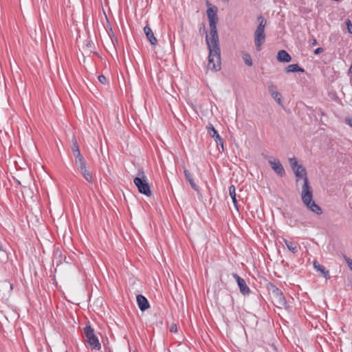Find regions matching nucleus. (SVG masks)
Returning <instances> with one entry per match:
<instances>
[{"label": "nucleus", "instance_id": "nucleus-14", "mask_svg": "<svg viewBox=\"0 0 352 352\" xmlns=\"http://www.w3.org/2000/svg\"><path fill=\"white\" fill-rule=\"evenodd\" d=\"M277 59L280 62L289 63L292 60L291 56L284 50H281L278 52Z\"/></svg>", "mask_w": 352, "mask_h": 352}, {"label": "nucleus", "instance_id": "nucleus-29", "mask_svg": "<svg viewBox=\"0 0 352 352\" xmlns=\"http://www.w3.org/2000/svg\"><path fill=\"white\" fill-rule=\"evenodd\" d=\"M324 51V49L322 47H318L315 50L314 54H319L320 53Z\"/></svg>", "mask_w": 352, "mask_h": 352}, {"label": "nucleus", "instance_id": "nucleus-10", "mask_svg": "<svg viewBox=\"0 0 352 352\" xmlns=\"http://www.w3.org/2000/svg\"><path fill=\"white\" fill-rule=\"evenodd\" d=\"M208 133L212 138H214L217 145H221L222 148H223V140L220 137L217 131L214 129L212 124H209L207 126Z\"/></svg>", "mask_w": 352, "mask_h": 352}, {"label": "nucleus", "instance_id": "nucleus-25", "mask_svg": "<svg viewBox=\"0 0 352 352\" xmlns=\"http://www.w3.org/2000/svg\"><path fill=\"white\" fill-rule=\"evenodd\" d=\"M98 78L100 82L103 85H105L107 82V79L104 75H100Z\"/></svg>", "mask_w": 352, "mask_h": 352}, {"label": "nucleus", "instance_id": "nucleus-15", "mask_svg": "<svg viewBox=\"0 0 352 352\" xmlns=\"http://www.w3.org/2000/svg\"><path fill=\"white\" fill-rule=\"evenodd\" d=\"M184 173L185 178L189 182L191 188L195 191H199L198 186L195 184V182L193 179L192 175L190 173V171L187 169H185L184 171Z\"/></svg>", "mask_w": 352, "mask_h": 352}, {"label": "nucleus", "instance_id": "nucleus-28", "mask_svg": "<svg viewBox=\"0 0 352 352\" xmlns=\"http://www.w3.org/2000/svg\"><path fill=\"white\" fill-rule=\"evenodd\" d=\"M345 122H346V124H347L352 128V118H351L346 117L345 118Z\"/></svg>", "mask_w": 352, "mask_h": 352}, {"label": "nucleus", "instance_id": "nucleus-5", "mask_svg": "<svg viewBox=\"0 0 352 352\" xmlns=\"http://www.w3.org/2000/svg\"><path fill=\"white\" fill-rule=\"evenodd\" d=\"M133 183L138 189L140 193L147 197L151 195V188L146 176L142 169H139L138 175L133 179Z\"/></svg>", "mask_w": 352, "mask_h": 352}, {"label": "nucleus", "instance_id": "nucleus-1", "mask_svg": "<svg viewBox=\"0 0 352 352\" xmlns=\"http://www.w3.org/2000/svg\"><path fill=\"white\" fill-rule=\"evenodd\" d=\"M210 24V37L206 34V44L209 50L208 69L217 72L221 69V50L217 30L218 21L216 12L211 8L207 10Z\"/></svg>", "mask_w": 352, "mask_h": 352}, {"label": "nucleus", "instance_id": "nucleus-24", "mask_svg": "<svg viewBox=\"0 0 352 352\" xmlns=\"http://www.w3.org/2000/svg\"><path fill=\"white\" fill-rule=\"evenodd\" d=\"M79 168L80 170L85 169V168H87L88 165L86 161H84L82 162L78 163L76 164Z\"/></svg>", "mask_w": 352, "mask_h": 352}, {"label": "nucleus", "instance_id": "nucleus-13", "mask_svg": "<svg viewBox=\"0 0 352 352\" xmlns=\"http://www.w3.org/2000/svg\"><path fill=\"white\" fill-rule=\"evenodd\" d=\"M313 265L314 269L320 272L324 278H330L329 271L323 265H320L316 260L314 261Z\"/></svg>", "mask_w": 352, "mask_h": 352}, {"label": "nucleus", "instance_id": "nucleus-2", "mask_svg": "<svg viewBox=\"0 0 352 352\" xmlns=\"http://www.w3.org/2000/svg\"><path fill=\"white\" fill-rule=\"evenodd\" d=\"M292 170L297 177V182L300 179H303L304 184L302 186L301 192V198L303 204L312 212L318 215L321 214L322 213V208L313 200V190L311 187L309 186L305 168L302 165H300Z\"/></svg>", "mask_w": 352, "mask_h": 352}, {"label": "nucleus", "instance_id": "nucleus-23", "mask_svg": "<svg viewBox=\"0 0 352 352\" xmlns=\"http://www.w3.org/2000/svg\"><path fill=\"white\" fill-rule=\"evenodd\" d=\"M74 157H75V163H76V164H78V163H80V162H82L85 161V158L81 155V153H79V154H78L76 155H74Z\"/></svg>", "mask_w": 352, "mask_h": 352}, {"label": "nucleus", "instance_id": "nucleus-4", "mask_svg": "<svg viewBox=\"0 0 352 352\" xmlns=\"http://www.w3.org/2000/svg\"><path fill=\"white\" fill-rule=\"evenodd\" d=\"M259 24L258 25L254 33V45L257 51L261 50V46L265 41V27L266 25V20L261 16L257 17Z\"/></svg>", "mask_w": 352, "mask_h": 352}, {"label": "nucleus", "instance_id": "nucleus-18", "mask_svg": "<svg viewBox=\"0 0 352 352\" xmlns=\"http://www.w3.org/2000/svg\"><path fill=\"white\" fill-rule=\"evenodd\" d=\"M229 195L232 199V201L235 206V208L236 209H238L237 208V200H236V188H235V186L234 185H231L230 187H229Z\"/></svg>", "mask_w": 352, "mask_h": 352}, {"label": "nucleus", "instance_id": "nucleus-32", "mask_svg": "<svg viewBox=\"0 0 352 352\" xmlns=\"http://www.w3.org/2000/svg\"><path fill=\"white\" fill-rule=\"evenodd\" d=\"M223 2L228 3L230 0H222Z\"/></svg>", "mask_w": 352, "mask_h": 352}, {"label": "nucleus", "instance_id": "nucleus-22", "mask_svg": "<svg viewBox=\"0 0 352 352\" xmlns=\"http://www.w3.org/2000/svg\"><path fill=\"white\" fill-rule=\"evenodd\" d=\"M289 164L291 165V167L293 169L296 168L297 166H300V164H298L297 160L296 157H292L289 159Z\"/></svg>", "mask_w": 352, "mask_h": 352}, {"label": "nucleus", "instance_id": "nucleus-19", "mask_svg": "<svg viewBox=\"0 0 352 352\" xmlns=\"http://www.w3.org/2000/svg\"><path fill=\"white\" fill-rule=\"evenodd\" d=\"M285 243L287 248L293 253H296L298 252V245L296 242L285 240Z\"/></svg>", "mask_w": 352, "mask_h": 352}, {"label": "nucleus", "instance_id": "nucleus-30", "mask_svg": "<svg viewBox=\"0 0 352 352\" xmlns=\"http://www.w3.org/2000/svg\"><path fill=\"white\" fill-rule=\"evenodd\" d=\"M170 331L171 332H177V327L175 324H173L171 326V327L170 328Z\"/></svg>", "mask_w": 352, "mask_h": 352}, {"label": "nucleus", "instance_id": "nucleus-26", "mask_svg": "<svg viewBox=\"0 0 352 352\" xmlns=\"http://www.w3.org/2000/svg\"><path fill=\"white\" fill-rule=\"evenodd\" d=\"M344 258L349 267L352 271V259L349 258V257H347L345 255L344 256Z\"/></svg>", "mask_w": 352, "mask_h": 352}, {"label": "nucleus", "instance_id": "nucleus-7", "mask_svg": "<svg viewBox=\"0 0 352 352\" xmlns=\"http://www.w3.org/2000/svg\"><path fill=\"white\" fill-rule=\"evenodd\" d=\"M269 164L271 166V168L273 169V170L279 176L283 177L285 175V172L284 170V168L281 163L280 162L279 160L276 158H271L269 160Z\"/></svg>", "mask_w": 352, "mask_h": 352}, {"label": "nucleus", "instance_id": "nucleus-16", "mask_svg": "<svg viewBox=\"0 0 352 352\" xmlns=\"http://www.w3.org/2000/svg\"><path fill=\"white\" fill-rule=\"evenodd\" d=\"M285 72L287 73H290V72L294 73V72H304L305 69L302 67H300L298 64H292V65H288L285 68Z\"/></svg>", "mask_w": 352, "mask_h": 352}, {"label": "nucleus", "instance_id": "nucleus-9", "mask_svg": "<svg viewBox=\"0 0 352 352\" xmlns=\"http://www.w3.org/2000/svg\"><path fill=\"white\" fill-rule=\"evenodd\" d=\"M268 90L272 97L278 102V104L283 106L281 94L280 92L276 91V86L272 82L268 84Z\"/></svg>", "mask_w": 352, "mask_h": 352}, {"label": "nucleus", "instance_id": "nucleus-6", "mask_svg": "<svg viewBox=\"0 0 352 352\" xmlns=\"http://www.w3.org/2000/svg\"><path fill=\"white\" fill-rule=\"evenodd\" d=\"M84 333L87 337V341L91 349L100 350L101 344L98 337L94 333V329L91 326L87 325L84 329Z\"/></svg>", "mask_w": 352, "mask_h": 352}, {"label": "nucleus", "instance_id": "nucleus-11", "mask_svg": "<svg viewBox=\"0 0 352 352\" xmlns=\"http://www.w3.org/2000/svg\"><path fill=\"white\" fill-rule=\"evenodd\" d=\"M137 303L142 311H144L149 308V302L146 297L143 295L138 294L136 296Z\"/></svg>", "mask_w": 352, "mask_h": 352}, {"label": "nucleus", "instance_id": "nucleus-21", "mask_svg": "<svg viewBox=\"0 0 352 352\" xmlns=\"http://www.w3.org/2000/svg\"><path fill=\"white\" fill-rule=\"evenodd\" d=\"M243 59L245 63L248 66H252V60L251 56L249 54H243Z\"/></svg>", "mask_w": 352, "mask_h": 352}, {"label": "nucleus", "instance_id": "nucleus-27", "mask_svg": "<svg viewBox=\"0 0 352 352\" xmlns=\"http://www.w3.org/2000/svg\"><path fill=\"white\" fill-rule=\"evenodd\" d=\"M346 24L347 25V29H348V32L350 33V34H352V24L350 21V20H347L346 21Z\"/></svg>", "mask_w": 352, "mask_h": 352}, {"label": "nucleus", "instance_id": "nucleus-17", "mask_svg": "<svg viewBox=\"0 0 352 352\" xmlns=\"http://www.w3.org/2000/svg\"><path fill=\"white\" fill-rule=\"evenodd\" d=\"M83 177L89 183H93L94 179L92 177L91 173L89 170V166L87 168H85V169H82L80 170Z\"/></svg>", "mask_w": 352, "mask_h": 352}, {"label": "nucleus", "instance_id": "nucleus-3", "mask_svg": "<svg viewBox=\"0 0 352 352\" xmlns=\"http://www.w3.org/2000/svg\"><path fill=\"white\" fill-rule=\"evenodd\" d=\"M267 289L272 298L273 303L278 308H284L288 309L289 306L287 305L285 297L282 291L277 287L274 283H269L267 284Z\"/></svg>", "mask_w": 352, "mask_h": 352}, {"label": "nucleus", "instance_id": "nucleus-12", "mask_svg": "<svg viewBox=\"0 0 352 352\" xmlns=\"http://www.w3.org/2000/svg\"><path fill=\"white\" fill-rule=\"evenodd\" d=\"M144 32L147 39L148 40V41L150 42V43L152 45H154L157 43V38L155 37L152 30L151 29V28L148 25H146L144 28Z\"/></svg>", "mask_w": 352, "mask_h": 352}, {"label": "nucleus", "instance_id": "nucleus-20", "mask_svg": "<svg viewBox=\"0 0 352 352\" xmlns=\"http://www.w3.org/2000/svg\"><path fill=\"white\" fill-rule=\"evenodd\" d=\"M72 151L73 152L74 155H76L80 153L77 140L75 138H74L72 139Z\"/></svg>", "mask_w": 352, "mask_h": 352}, {"label": "nucleus", "instance_id": "nucleus-31", "mask_svg": "<svg viewBox=\"0 0 352 352\" xmlns=\"http://www.w3.org/2000/svg\"><path fill=\"white\" fill-rule=\"evenodd\" d=\"M317 43H317L316 39V38H313L311 39V45H317Z\"/></svg>", "mask_w": 352, "mask_h": 352}, {"label": "nucleus", "instance_id": "nucleus-33", "mask_svg": "<svg viewBox=\"0 0 352 352\" xmlns=\"http://www.w3.org/2000/svg\"><path fill=\"white\" fill-rule=\"evenodd\" d=\"M350 72L352 73V64H351V66L350 67Z\"/></svg>", "mask_w": 352, "mask_h": 352}, {"label": "nucleus", "instance_id": "nucleus-8", "mask_svg": "<svg viewBox=\"0 0 352 352\" xmlns=\"http://www.w3.org/2000/svg\"><path fill=\"white\" fill-rule=\"evenodd\" d=\"M232 276L237 282L241 293L243 295L249 294L250 293V289L247 285L245 280L236 274H233Z\"/></svg>", "mask_w": 352, "mask_h": 352}]
</instances>
